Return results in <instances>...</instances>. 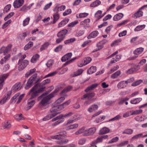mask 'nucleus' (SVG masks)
<instances>
[{"label":"nucleus","instance_id":"obj_24","mask_svg":"<svg viewBox=\"0 0 147 147\" xmlns=\"http://www.w3.org/2000/svg\"><path fill=\"white\" fill-rule=\"evenodd\" d=\"M109 129L106 127H104L101 129L99 131V134L100 135L109 132Z\"/></svg>","mask_w":147,"mask_h":147},{"label":"nucleus","instance_id":"obj_40","mask_svg":"<svg viewBox=\"0 0 147 147\" xmlns=\"http://www.w3.org/2000/svg\"><path fill=\"white\" fill-rule=\"evenodd\" d=\"M145 27V25H141L138 26H136V28L134 29V31H139L144 28Z\"/></svg>","mask_w":147,"mask_h":147},{"label":"nucleus","instance_id":"obj_11","mask_svg":"<svg viewBox=\"0 0 147 147\" xmlns=\"http://www.w3.org/2000/svg\"><path fill=\"white\" fill-rule=\"evenodd\" d=\"M8 76V74H3L0 76V90L3 88V83Z\"/></svg>","mask_w":147,"mask_h":147},{"label":"nucleus","instance_id":"obj_5","mask_svg":"<svg viewBox=\"0 0 147 147\" xmlns=\"http://www.w3.org/2000/svg\"><path fill=\"white\" fill-rule=\"evenodd\" d=\"M18 63L19 65L18 67V70L19 71H22L28 65V61L26 60L23 61L19 60Z\"/></svg>","mask_w":147,"mask_h":147},{"label":"nucleus","instance_id":"obj_8","mask_svg":"<svg viewBox=\"0 0 147 147\" xmlns=\"http://www.w3.org/2000/svg\"><path fill=\"white\" fill-rule=\"evenodd\" d=\"M96 131V129L95 127L91 128L85 131L84 135L88 136L93 135Z\"/></svg>","mask_w":147,"mask_h":147},{"label":"nucleus","instance_id":"obj_54","mask_svg":"<svg viewBox=\"0 0 147 147\" xmlns=\"http://www.w3.org/2000/svg\"><path fill=\"white\" fill-rule=\"evenodd\" d=\"M11 7V5L10 4L8 5L5 6L3 9L4 12H7L10 9Z\"/></svg>","mask_w":147,"mask_h":147},{"label":"nucleus","instance_id":"obj_14","mask_svg":"<svg viewBox=\"0 0 147 147\" xmlns=\"http://www.w3.org/2000/svg\"><path fill=\"white\" fill-rule=\"evenodd\" d=\"M95 95V94L93 92L86 94L83 95V97L81 99L82 100H84L87 98L88 99H91Z\"/></svg>","mask_w":147,"mask_h":147},{"label":"nucleus","instance_id":"obj_63","mask_svg":"<svg viewBox=\"0 0 147 147\" xmlns=\"http://www.w3.org/2000/svg\"><path fill=\"white\" fill-rule=\"evenodd\" d=\"M63 48V46L61 45H60L57 47L55 49V52H58L61 51Z\"/></svg>","mask_w":147,"mask_h":147},{"label":"nucleus","instance_id":"obj_44","mask_svg":"<svg viewBox=\"0 0 147 147\" xmlns=\"http://www.w3.org/2000/svg\"><path fill=\"white\" fill-rule=\"evenodd\" d=\"M85 127H82L81 128L79 129L77 131H76L75 134L76 135H79L83 132H84Z\"/></svg>","mask_w":147,"mask_h":147},{"label":"nucleus","instance_id":"obj_37","mask_svg":"<svg viewBox=\"0 0 147 147\" xmlns=\"http://www.w3.org/2000/svg\"><path fill=\"white\" fill-rule=\"evenodd\" d=\"M142 99L141 98H135L130 101V103L132 104H136L137 103L140 102L141 100Z\"/></svg>","mask_w":147,"mask_h":147},{"label":"nucleus","instance_id":"obj_35","mask_svg":"<svg viewBox=\"0 0 147 147\" xmlns=\"http://www.w3.org/2000/svg\"><path fill=\"white\" fill-rule=\"evenodd\" d=\"M10 57V55L8 54L6 56L3 58L0 61V63L1 64L5 63L9 59Z\"/></svg>","mask_w":147,"mask_h":147},{"label":"nucleus","instance_id":"obj_4","mask_svg":"<svg viewBox=\"0 0 147 147\" xmlns=\"http://www.w3.org/2000/svg\"><path fill=\"white\" fill-rule=\"evenodd\" d=\"M70 102V100H69L61 105L54 106L51 108V111L52 112L56 111L57 112V111L63 109L65 107L68 105Z\"/></svg>","mask_w":147,"mask_h":147},{"label":"nucleus","instance_id":"obj_62","mask_svg":"<svg viewBox=\"0 0 147 147\" xmlns=\"http://www.w3.org/2000/svg\"><path fill=\"white\" fill-rule=\"evenodd\" d=\"M71 13V10L70 9H69L64 12L63 13V16H66L68 14H70Z\"/></svg>","mask_w":147,"mask_h":147},{"label":"nucleus","instance_id":"obj_22","mask_svg":"<svg viewBox=\"0 0 147 147\" xmlns=\"http://www.w3.org/2000/svg\"><path fill=\"white\" fill-rule=\"evenodd\" d=\"M98 85V84L97 83H95L94 84H93L90 86L88 87L85 90V91L86 92H87L90 90H93L94 88H96Z\"/></svg>","mask_w":147,"mask_h":147},{"label":"nucleus","instance_id":"obj_6","mask_svg":"<svg viewBox=\"0 0 147 147\" xmlns=\"http://www.w3.org/2000/svg\"><path fill=\"white\" fill-rule=\"evenodd\" d=\"M51 109L50 110V112L51 113L43 118L42 119L43 121L49 120L52 118L56 116L57 114H59L60 113V112H57L56 111H53L51 112Z\"/></svg>","mask_w":147,"mask_h":147},{"label":"nucleus","instance_id":"obj_27","mask_svg":"<svg viewBox=\"0 0 147 147\" xmlns=\"http://www.w3.org/2000/svg\"><path fill=\"white\" fill-rule=\"evenodd\" d=\"M53 24H55L57 21L59 20V16L58 12L54 14L53 15Z\"/></svg>","mask_w":147,"mask_h":147},{"label":"nucleus","instance_id":"obj_28","mask_svg":"<svg viewBox=\"0 0 147 147\" xmlns=\"http://www.w3.org/2000/svg\"><path fill=\"white\" fill-rule=\"evenodd\" d=\"M96 67L95 66H92L90 67L87 71L88 74H91L94 73L96 71Z\"/></svg>","mask_w":147,"mask_h":147},{"label":"nucleus","instance_id":"obj_52","mask_svg":"<svg viewBox=\"0 0 147 147\" xmlns=\"http://www.w3.org/2000/svg\"><path fill=\"white\" fill-rule=\"evenodd\" d=\"M11 20H9L8 21L6 22L2 26V28L3 29H4L8 25L11 23Z\"/></svg>","mask_w":147,"mask_h":147},{"label":"nucleus","instance_id":"obj_38","mask_svg":"<svg viewBox=\"0 0 147 147\" xmlns=\"http://www.w3.org/2000/svg\"><path fill=\"white\" fill-rule=\"evenodd\" d=\"M33 43L32 42H29L24 47V49L25 50H27L32 47Z\"/></svg>","mask_w":147,"mask_h":147},{"label":"nucleus","instance_id":"obj_64","mask_svg":"<svg viewBox=\"0 0 147 147\" xmlns=\"http://www.w3.org/2000/svg\"><path fill=\"white\" fill-rule=\"evenodd\" d=\"M8 99L7 98V96H5L2 99L0 100V105L3 104Z\"/></svg>","mask_w":147,"mask_h":147},{"label":"nucleus","instance_id":"obj_61","mask_svg":"<svg viewBox=\"0 0 147 147\" xmlns=\"http://www.w3.org/2000/svg\"><path fill=\"white\" fill-rule=\"evenodd\" d=\"M128 22V20H125L123 21L122 22H121L117 24V27H119L120 26H121L124 25L125 24H126Z\"/></svg>","mask_w":147,"mask_h":147},{"label":"nucleus","instance_id":"obj_9","mask_svg":"<svg viewBox=\"0 0 147 147\" xmlns=\"http://www.w3.org/2000/svg\"><path fill=\"white\" fill-rule=\"evenodd\" d=\"M68 30L65 29L59 31L57 34V36L58 37L64 39L65 35L67 33Z\"/></svg>","mask_w":147,"mask_h":147},{"label":"nucleus","instance_id":"obj_46","mask_svg":"<svg viewBox=\"0 0 147 147\" xmlns=\"http://www.w3.org/2000/svg\"><path fill=\"white\" fill-rule=\"evenodd\" d=\"M76 40L75 38H71L64 41V42L65 44H67L70 43H72Z\"/></svg>","mask_w":147,"mask_h":147},{"label":"nucleus","instance_id":"obj_33","mask_svg":"<svg viewBox=\"0 0 147 147\" xmlns=\"http://www.w3.org/2000/svg\"><path fill=\"white\" fill-rule=\"evenodd\" d=\"M39 57V55L38 54H36L34 55L31 59V62L33 63H35L38 59Z\"/></svg>","mask_w":147,"mask_h":147},{"label":"nucleus","instance_id":"obj_12","mask_svg":"<svg viewBox=\"0 0 147 147\" xmlns=\"http://www.w3.org/2000/svg\"><path fill=\"white\" fill-rule=\"evenodd\" d=\"M24 3V0H16L13 3V6L15 8H18L21 6Z\"/></svg>","mask_w":147,"mask_h":147},{"label":"nucleus","instance_id":"obj_50","mask_svg":"<svg viewBox=\"0 0 147 147\" xmlns=\"http://www.w3.org/2000/svg\"><path fill=\"white\" fill-rule=\"evenodd\" d=\"M142 112V110L141 109H139L138 110H136L134 111L131 114V115H137L141 113Z\"/></svg>","mask_w":147,"mask_h":147},{"label":"nucleus","instance_id":"obj_10","mask_svg":"<svg viewBox=\"0 0 147 147\" xmlns=\"http://www.w3.org/2000/svg\"><path fill=\"white\" fill-rule=\"evenodd\" d=\"M12 46L11 45H9L6 47H2L0 49V53H3L4 55H5L10 51Z\"/></svg>","mask_w":147,"mask_h":147},{"label":"nucleus","instance_id":"obj_45","mask_svg":"<svg viewBox=\"0 0 147 147\" xmlns=\"http://www.w3.org/2000/svg\"><path fill=\"white\" fill-rule=\"evenodd\" d=\"M65 99L64 97H61L59 98L57 100L55 103V104H59L62 101H63Z\"/></svg>","mask_w":147,"mask_h":147},{"label":"nucleus","instance_id":"obj_59","mask_svg":"<svg viewBox=\"0 0 147 147\" xmlns=\"http://www.w3.org/2000/svg\"><path fill=\"white\" fill-rule=\"evenodd\" d=\"M11 127V125L10 123L8 121L5 122V123L4 125V129L7 128L9 129Z\"/></svg>","mask_w":147,"mask_h":147},{"label":"nucleus","instance_id":"obj_57","mask_svg":"<svg viewBox=\"0 0 147 147\" xmlns=\"http://www.w3.org/2000/svg\"><path fill=\"white\" fill-rule=\"evenodd\" d=\"M57 73V71H55L52 73H50L45 76V78H47L49 77L53 76L56 75Z\"/></svg>","mask_w":147,"mask_h":147},{"label":"nucleus","instance_id":"obj_60","mask_svg":"<svg viewBox=\"0 0 147 147\" xmlns=\"http://www.w3.org/2000/svg\"><path fill=\"white\" fill-rule=\"evenodd\" d=\"M119 140V138L116 137L112 138L108 142L109 144L112 143L117 142Z\"/></svg>","mask_w":147,"mask_h":147},{"label":"nucleus","instance_id":"obj_13","mask_svg":"<svg viewBox=\"0 0 147 147\" xmlns=\"http://www.w3.org/2000/svg\"><path fill=\"white\" fill-rule=\"evenodd\" d=\"M128 83L127 81H122L119 83L117 86L119 88H123L127 86Z\"/></svg>","mask_w":147,"mask_h":147},{"label":"nucleus","instance_id":"obj_47","mask_svg":"<svg viewBox=\"0 0 147 147\" xmlns=\"http://www.w3.org/2000/svg\"><path fill=\"white\" fill-rule=\"evenodd\" d=\"M49 45L48 42H47L42 45L40 48V51H42L47 48Z\"/></svg>","mask_w":147,"mask_h":147},{"label":"nucleus","instance_id":"obj_42","mask_svg":"<svg viewBox=\"0 0 147 147\" xmlns=\"http://www.w3.org/2000/svg\"><path fill=\"white\" fill-rule=\"evenodd\" d=\"M22 114H20L19 115H16L15 116V118L18 121L24 119V118L22 116Z\"/></svg>","mask_w":147,"mask_h":147},{"label":"nucleus","instance_id":"obj_19","mask_svg":"<svg viewBox=\"0 0 147 147\" xmlns=\"http://www.w3.org/2000/svg\"><path fill=\"white\" fill-rule=\"evenodd\" d=\"M102 12L101 11L98 10L95 14V17L96 18V21L102 18L103 15H102Z\"/></svg>","mask_w":147,"mask_h":147},{"label":"nucleus","instance_id":"obj_34","mask_svg":"<svg viewBox=\"0 0 147 147\" xmlns=\"http://www.w3.org/2000/svg\"><path fill=\"white\" fill-rule=\"evenodd\" d=\"M88 15V13H83L77 14L76 17L77 18H80L86 17Z\"/></svg>","mask_w":147,"mask_h":147},{"label":"nucleus","instance_id":"obj_21","mask_svg":"<svg viewBox=\"0 0 147 147\" xmlns=\"http://www.w3.org/2000/svg\"><path fill=\"white\" fill-rule=\"evenodd\" d=\"M98 32L97 31H94L92 32L88 36L87 38L88 39H90L92 38H94L98 36Z\"/></svg>","mask_w":147,"mask_h":147},{"label":"nucleus","instance_id":"obj_17","mask_svg":"<svg viewBox=\"0 0 147 147\" xmlns=\"http://www.w3.org/2000/svg\"><path fill=\"white\" fill-rule=\"evenodd\" d=\"M30 98L28 100V106L26 108V110H29L35 104V101L34 100L31 101Z\"/></svg>","mask_w":147,"mask_h":147},{"label":"nucleus","instance_id":"obj_32","mask_svg":"<svg viewBox=\"0 0 147 147\" xmlns=\"http://www.w3.org/2000/svg\"><path fill=\"white\" fill-rule=\"evenodd\" d=\"M73 88L71 86H69L65 88L61 92V94L67 92L71 90Z\"/></svg>","mask_w":147,"mask_h":147},{"label":"nucleus","instance_id":"obj_56","mask_svg":"<svg viewBox=\"0 0 147 147\" xmlns=\"http://www.w3.org/2000/svg\"><path fill=\"white\" fill-rule=\"evenodd\" d=\"M54 63V61L53 60H49L46 65L48 67H49L52 66Z\"/></svg>","mask_w":147,"mask_h":147},{"label":"nucleus","instance_id":"obj_23","mask_svg":"<svg viewBox=\"0 0 147 147\" xmlns=\"http://www.w3.org/2000/svg\"><path fill=\"white\" fill-rule=\"evenodd\" d=\"M21 83L19 82L15 84L12 88V90L14 91H18L21 88Z\"/></svg>","mask_w":147,"mask_h":147},{"label":"nucleus","instance_id":"obj_1","mask_svg":"<svg viewBox=\"0 0 147 147\" xmlns=\"http://www.w3.org/2000/svg\"><path fill=\"white\" fill-rule=\"evenodd\" d=\"M58 90L56 89L53 92L47 96H44L41 98L38 99V100L41 99V101L39 103V105L41 106H45L49 104V102L50 99L53 97L55 94L58 91Z\"/></svg>","mask_w":147,"mask_h":147},{"label":"nucleus","instance_id":"obj_39","mask_svg":"<svg viewBox=\"0 0 147 147\" xmlns=\"http://www.w3.org/2000/svg\"><path fill=\"white\" fill-rule=\"evenodd\" d=\"M121 74V72L120 71H117L114 73L112 74L111 78L113 79H115L119 76Z\"/></svg>","mask_w":147,"mask_h":147},{"label":"nucleus","instance_id":"obj_15","mask_svg":"<svg viewBox=\"0 0 147 147\" xmlns=\"http://www.w3.org/2000/svg\"><path fill=\"white\" fill-rule=\"evenodd\" d=\"M72 55V53H68L64 55L61 58V61L63 62L65 61L66 60L70 59Z\"/></svg>","mask_w":147,"mask_h":147},{"label":"nucleus","instance_id":"obj_29","mask_svg":"<svg viewBox=\"0 0 147 147\" xmlns=\"http://www.w3.org/2000/svg\"><path fill=\"white\" fill-rule=\"evenodd\" d=\"M101 2L99 0H96L92 2L90 5V7H94L100 4Z\"/></svg>","mask_w":147,"mask_h":147},{"label":"nucleus","instance_id":"obj_20","mask_svg":"<svg viewBox=\"0 0 147 147\" xmlns=\"http://www.w3.org/2000/svg\"><path fill=\"white\" fill-rule=\"evenodd\" d=\"M98 107V106L96 105H92L88 109V111L90 113H91L96 110Z\"/></svg>","mask_w":147,"mask_h":147},{"label":"nucleus","instance_id":"obj_48","mask_svg":"<svg viewBox=\"0 0 147 147\" xmlns=\"http://www.w3.org/2000/svg\"><path fill=\"white\" fill-rule=\"evenodd\" d=\"M30 20V18L28 17L27 18L24 20L23 21V26H24L27 25L29 23Z\"/></svg>","mask_w":147,"mask_h":147},{"label":"nucleus","instance_id":"obj_18","mask_svg":"<svg viewBox=\"0 0 147 147\" xmlns=\"http://www.w3.org/2000/svg\"><path fill=\"white\" fill-rule=\"evenodd\" d=\"M69 21V18L64 19L59 24L58 28H59L64 26Z\"/></svg>","mask_w":147,"mask_h":147},{"label":"nucleus","instance_id":"obj_41","mask_svg":"<svg viewBox=\"0 0 147 147\" xmlns=\"http://www.w3.org/2000/svg\"><path fill=\"white\" fill-rule=\"evenodd\" d=\"M133 131V130L131 129H128L125 130L123 132V134H131Z\"/></svg>","mask_w":147,"mask_h":147},{"label":"nucleus","instance_id":"obj_43","mask_svg":"<svg viewBox=\"0 0 147 147\" xmlns=\"http://www.w3.org/2000/svg\"><path fill=\"white\" fill-rule=\"evenodd\" d=\"M78 124L77 123H75L73 125H71L67 127V129L69 130L76 128L78 127Z\"/></svg>","mask_w":147,"mask_h":147},{"label":"nucleus","instance_id":"obj_31","mask_svg":"<svg viewBox=\"0 0 147 147\" xmlns=\"http://www.w3.org/2000/svg\"><path fill=\"white\" fill-rule=\"evenodd\" d=\"M92 59L90 57H85L82 61V62L84 63V65H86L90 63L92 61Z\"/></svg>","mask_w":147,"mask_h":147},{"label":"nucleus","instance_id":"obj_53","mask_svg":"<svg viewBox=\"0 0 147 147\" xmlns=\"http://www.w3.org/2000/svg\"><path fill=\"white\" fill-rule=\"evenodd\" d=\"M13 12H11L9 13L7 16H6L4 19L5 21L7 20L8 19L10 18L11 17L13 16L14 14Z\"/></svg>","mask_w":147,"mask_h":147},{"label":"nucleus","instance_id":"obj_25","mask_svg":"<svg viewBox=\"0 0 147 147\" xmlns=\"http://www.w3.org/2000/svg\"><path fill=\"white\" fill-rule=\"evenodd\" d=\"M107 42V41L106 40L100 41L97 44V46L98 48H99L100 49L103 47V45Z\"/></svg>","mask_w":147,"mask_h":147},{"label":"nucleus","instance_id":"obj_7","mask_svg":"<svg viewBox=\"0 0 147 147\" xmlns=\"http://www.w3.org/2000/svg\"><path fill=\"white\" fill-rule=\"evenodd\" d=\"M147 5H145L140 8L139 10L136 12L132 16V17L136 18H137L141 17L143 15V12L141 11V9H144L145 7H147Z\"/></svg>","mask_w":147,"mask_h":147},{"label":"nucleus","instance_id":"obj_2","mask_svg":"<svg viewBox=\"0 0 147 147\" xmlns=\"http://www.w3.org/2000/svg\"><path fill=\"white\" fill-rule=\"evenodd\" d=\"M37 76V74H35L33 75L28 80L26 86L25 87L26 89H28L30 87L32 86L34 84L37 83L39 80V79H38L36 80Z\"/></svg>","mask_w":147,"mask_h":147},{"label":"nucleus","instance_id":"obj_51","mask_svg":"<svg viewBox=\"0 0 147 147\" xmlns=\"http://www.w3.org/2000/svg\"><path fill=\"white\" fill-rule=\"evenodd\" d=\"M128 143V141H125L122 142L117 145V146L119 147H122L127 145Z\"/></svg>","mask_w":147,"mask_h":147},{"label":"nucleus","instance_id":"obj_58","mask_svg":"<svg viewBox=\"0 0 147 147\" xmlns=\"http://www.w3.org/2000/svg\"><path fill=\"white\" fill-rule=\"evenodd\" d=\"M78 21H75L73 22L70 23L68 25V26L69 27H72L74 26L75 25L78 24Z\"/></svg>","mask_w":147,"mask_h":147},{"label":"nucleus","instance_id":"obj_49","mask_svg":"<svg viewBox=\"0 0 147 147\" xmlns=\"http://www.w3.org/2000/svg\"><path fill=\"white\" fill-rule=\"evenodd\" d=\"M102 139L100 137H98L96 140L93 141V144H97L98 143L101 142L102 141Z\"/></svg>","mask_w":147,"mask_h":147},{"label":"nucleus","instance_id":"obj_55","mask_svg":"<svg viewBox=\"0 0 147 147\" xmlns=\"http://www.w3.org/2000/svg\"><path fill=\"white\" fill-rule=\"evenodd\" d=\"M142 82V80H139L133 83L132 84V86H136L140 84Z\"/></svg>","mask_w":147,"mask_h":147},{"label":"nucleus","instance_id":"obj_3","mask_svg":"<svg viewBox=\"0 0 147 147\" xmlns=\"http://www.w3.org/2000/svg\"><path fill=\"white\" fill-rule=\"evenodd\" d=\"M41 84L38 83L33 87L30 90V94L31 97L30 99H32L34 98L38 95V94L36 90L39 88L40 87Z\"/></svg>","mask_w":147,"mask_h":147},{"label":"nucleus","instance_id":"obj_26","mask_svg":"<svg viewBox=\"0 0 147 147\" xmlns=\"http://www.w3.org/2000/svg\"><path fill=\"white\" fill-rule=\"evenodd\" d=\"M144 50V48L140 47L136 49L133 52L135 55H138L141 54Z\"/></svg>","mask_w":147,"mask_h":147},{"label":"nucleus","instance_id":"obj_30","mask_svg":"<svg viewBox=\"0 0 147 147\" xmlns=\"http://www.w3.org/2000/svg\"><path fill=\"white\" fill-rule=\"evenodd\" d=\"M83 71L82 69H80L74 72L72 75V77H74L79 76L81 74Z\"/></svg>","mask_w":147,"mask_h":147},{"label":"nucleus","instance_id":"obj_36","mask_svg":"<svg viewBox=\"0 0 147 147\" xmlns=\"http://www.w3.org/2000/svg\"><path fill=\"white\" fill-rule=\"evenodd\" d=\"M90 22V20L88 18L81 22L80 23V25L84 26L88 25Z\"/></svg>","mask_w":147,"mask_h":147},{"label":"nucleus","instance_id":"obj_16","mask_svg":"<svg viewBox=\"0 0 147 147\" xmlns=\"http://www.w3.org/2000/svg\"><path fill=\"white\" fill-rule=\"evenodd\" d=\"M123 16V15L122 13H119L113 17V20L115 21H117L120 20Z\"/></svg>","mask_w":147,"mask_h":147}]
</instances>
